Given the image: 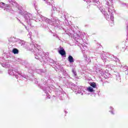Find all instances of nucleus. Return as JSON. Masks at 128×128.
Returning a JSON list of instances; mask_svg holds the SVG:
<instances>
[{"label": "nucleus", "mask_w": 128, "mask_h": 128, "mask_svg": "<svg viewBox=\"0 0 128 128\" xmlns=\"http://www.w3.org/2000/svg\"><path fill=\"white\" fill-rule=\"evenodd\" d=\"M53 10H56V8H54Z\"/></svg>", "instance_id": "nucleus-29"}, {"label": "nucleus", "mask_w": 128, "mask_h": 128, "mask_svg": "<svg viewBox=\"0 0 128 128\" xmlns=\"http://www.w3.org/2000/svg\"><path fill=\"white\" fill-rule=\"evenodd\" d=\"M32 46L33 47H34V46H35L34 45H32Z\"/></svg>", "instance_id": "nucleus-31"}, {"label": "nucleus", "mask_w": 128, "mask_h": 128, "mask_svg": "<svg viewBox=\"0 0 128 128\" xmlns=\"http://www.w3.org/2000/svg\"><path fill=\"white\" fill-rule=\"evenodd\" d=\"M37 72L38 74H42V72H44V70H42V69L38 70Z\"/></svg>", "instance_id": "nucleus-21"}, {"label": "nucleus", "mask_w": 128, "mask_h": 128, "mask_svg": "<svg viewBox=\"0 0 128 128\" xmlns=\"http://www.w3.org/2000/svg\"><path fill=\"white\" fill-rule=\"evenodd\" d=\"M38 50V52H36L34 54H35V58H36V60H40V58H42V54H44V52L39 50L38 49H37Z\"/></svg>", "instance_id": "nucleus-6"}, {"label": "nucleus", "mask_w": 128, "mask_h": 128, "mask_svg": "<svg viewBox=\"0 0 128 128\" xmlns=\"http://www.w3.org/2000/svg\"><path fill=\"white\" fill-rule=\"evenodd\" d=\"M66 112V114H67V113H68V112Z\"/></svg>", "instance_id": "nucleus-34"}, {"label": "nucleus", "mask_w": 128, "mask_h": 128, "mask_svg": "<svg viewBox=\"0 0 128 128\" xmlns=\"http://www.w3.org/2000/svg\"><path fill=\"white\" fill-rule=\"evenodd\" d=\"M44 92H45L46 94H48V88H42Z\"/></svg>", "instance_id": "nucleus-20"}, {"label": "nucleus", "mask_w": 128, "mask_h": 128, "mask_svg": "<svg viewBox=\"0 0 128 128\" xmlns=\"http://www.w3.org/2000/svg\"><path fill=\"white\" fill-rule=\"evenodd\" d=\"M110 108L111 110H114V108H112V106L110 107Z\"/></svg>", "instance_id": "nucleus-26"}, {"label": "nucleus", "mask_w": 128, "mask_h": 128, "mask_svg": "<svg viewBox=\"0 0 128 128\" xmlns=\"http://www.w3.org/2000/svg\"><path fill=\"white\" fill-rule=\"evenodd\" d=\"M86 90H88V92H94V88H92V87H88L87 88Z\"/></svg>", "instance_id": "nucleus-16"}, {"label": "nucleus", "mask_w": 128, "mask_h": 128, "mask_svg": "<svg viewBox=\"0 0 128 128\" xmlns=\"http://www.w3.org/2000/svg\"><path fill=\"white\" fill-rule=\"evenodd\" d=\"M0 8H5L4 10H6V12H10V10H12V8H10V6L4 4V2H0Z\"/></svg>", "instance_id": "nucleus-5"}, {"label": "nucleus", "mask_w": 128, "mask_h": 128, "mask_svg": "<svg viewBox=\"0 0 128 128\" xmlns=\"http://www.w3.org/2000/svg\"><path fill=\"white\" fill-rule=\"evenodd\" d=\"M14 4H16V2H14V1H11L10 2V6H14Z\"/></svg>", "instance_id": "nucleus-19"}, {"label": "nucleus", "mask_w": 128, "mask_h": 128, "mask_svg": "<svg viewBox=\"0 0 128 128\" xmlns=\"http://www.w3.org/2000/svg\"><path fill=\"white\" fill-rule=\"evenodd\" d=\"M20 14H21L23 16L26 22H30V20H32V14L28 13L26 12H20Z\"/></svg>", "instance_id": "nucleus-2"}, {"label": "nucleus", "mask_w": 128, "mask_h": 128, "mask_svg": "<svg viewBox=\"0 0 128 128\" xmlns=\"http://www.w3.org/2000/svg\"><path fill=\"white\" fill-rule=\"evenodd\" d=\"M72 72L74 74V76H76V72L74 70H72Z\"/></svg>", "instance_id": "nucleus-23"}, {"label": "nucleus", "mask_w": 128, "mask_h": 128, "mask_svg": "<svg viewBox=\"0 0 128 128\" xmlns=\"http://www.w3.org/2000/svg\"><path fill=\"white\" fill-rule=\"evenodd\" d=\"M68 60L70 62V64H72V62H74V58L72 57V56H68Z\"/></svg>", "instance_id": "nucleus-12"}, {"label": "nucleus", "mask_w": 128, "mask_h": 128, "mask_svg": "<svg viewBox=\"0 0 128 128\" xmlns=\"http://www.w3.org/2000/svg\"><path fill=\"white\" fill-rule=\"evenodd\" d=\"M46 22H48V24H54V26H58V20L56 18H54L50 20L48 18L46 20Z\"/></svg>", "instance_id": "nucleus-4"}, {"label": "nucleus", "mask_w": 128, "mask_h": 128, "mask_svg": "<svg viewBox=\"0 0 128 128\" xmlns=\"http://www.w3.org/2000/svg\"><path fill=\"white\" fill-rule=\"evenodd\" d=\"M103 14L104 15L105 18L107 20L108 22H112V24H114V14H106V12L104 11V10H101Z\"/></svg>", "instance_id": "nucleus-3"}, {"label": "nucleus", "mask_w": 128, "mask_h": 128, "mask_svg": "<svg viewBox=\"0 0 128 128\" xmlns=\"http://www.w3.org/2000/svg\"><path fill=\"white\" fill-rule=\"evenodd\" d=\"M58 52H59L60 54L62 56H66V51L64 50L63 48H61V50H60L58 51Z\"/></svg>", "instance_id": "nucleus-11"}, {"label": "nucleus", "mask_w": 128, "mask_h": 128, "mask_svg": "<svg viewBox=\"0 0 128 128\" xmlns=\"http://www.w3.org/2000/svg\"><path fill=\"white\" fill-rule=\"evenodd\" d=\"M8 72L10 76H14L16 78H18L23 80L24 78H28V76L26 74L22 73H18V72H16V70H13L12 69L9 70Z\"/></svg>", "instance_id": "nucleus-1"}, {"label": "nucleus", "mask_w": 128, "mask_h": 128, "mask_svg": "<svg viewBox=\"0 0 128 128\" xmlns=\"http://www.w3.org/2000/svg\"><path fill=\"white\" fill-rule=\"evenodd\" d=\"M121 70L123 72H125L126 76H128V67L126 65L124 64H121Z\"/></svg>", "instance_id": "nucleus-9"}, {"label": "nucleus", "mask_w": 128, "mask_h": 128, "mask_svg": "<svg viewBox=\"0 0 128 128\" xmlns=\"http://www.w3.org/2000/svg\"><path fill=\"white\" fill-rule=\"evenodd\" d=\"M18 20H19V22H20V20H18Z\"/></svg>", "instance_id": "nucleus-33"}, {"label": "nucleus", "mask_w": 128, "mask_h": 128, "mask_svg": "<svg viewBox=\"0 0 128 128\" xmlns=\"http://www.w3.org/2000/svg\"><path fill=\"white\" fill-rule=\"evenodd\" d=\"M64 74H66V70H64Z\"/></svg>", "instance_id": "nucleus-27"}, {"label": "nucleus", "mask_w": 128, "mask_h": 128, "mask_svg": "<svg viewBox=\"0 0 128 128\" xmlns=\"http://www.w3.org/2000/svg\"><path fill=\"white\" fill-rule=\"evenodd\" d=\"M44 2H48V0H44Z\"/></svg>", "instance_id": "nucleus-25"}, {"label": "nucleus", "mask_w": 128, "mask_h": 128, "mask_svg": "<svg viewBox=\"0 0 128 128\" xmlns=\"http://www.w3.org/2000/svg\"><path fill=\"white\" fill-rule=\"evenodd\" d=\"M115 76L116 78V82L118 84H120V82H122V79L120 78V73L118 72H115Z\"/></svg>", "instance_id": "nucleus-8"}, {"label": "nucleus", "mask_w": 128, "mask_h": 128, "mask_svg": "<svg viewBox=\"0 0 128 128\" xmlns=\"http://www.w3.org/2000/svg\"><path fill=\"white\" fill-rule=\"evenodd\" d=\"M90 86H92V88H96V84L94 82L90 83Z\"/></svg>", "instance_id": "nucleus-18"}, {"label": "nucleus", "mask_w": 128, "mask_h": 128, "mask_svg": "<svg viewBox=\"0 0 128 128\" xmlns=\"http://www.w3.org/2000/svg\"><path fill=\"white\" fill-rule=\"evenodd\" d=\"M110 112L112 114H114V112L110 111Z\"/></svg>", "instance_id": "nucleus-24"}, {"label": "nucleus", "mask_w": 128, "mask_h": 128, "mask_svg": "<svg viewBox=\"0 0 128 128\" xmlns=\"http://www.w3.org/2000/svg\"><path fill=\"white\" fill-rule=\"evenodd\" d=\"M12 52L14 54H18V50L16 48H14L12 50Z\"/></svg>", "instance_id": "nucleus-17"}, {"label": "nucleus", "mask_w": 128, "mask_h": 128, "mask_svg": "<svg viewBox=\"0 0 128 128\" xmlns=\"http://www.w3.org/2000/svg\"><path fill=\"white\" fill-rule=\"evenodd\" d=\"M114 8H112V6H110L108 8V12H110V14H110H112V12H114Z\"/></svg>", "instance_id": "nucleus-13"}, {"label": "nucleus", "mask_w": 128, "mask_h": 128, "mask_svg": "<svg viewBox=\"0 0 128 128\" xmlns=\"http://www.w3.org/2000/svg\"><path fill=\"white\" fill-rule=\"evenodd\" d=\"M36 84H38V82H36Z\"/></svg>", "instance_id": "nucleus-35"}, {"label": "nucleus", "mask_w": 128, "mask_h": 128, "mask_svg": "<svg viewBox=\"0 0 128 128\" xmlns=\"http://www.w3.org/2000/svg\"><path fill=\"white\" fill-rule=\"evenodd\" d=\"M19 44H21L22 46H24V48H28L30 46L29 44H28L24 41H20Z\"/></svg>", "instance_id": "nucleus-10"}, {"label": "nucleus", "mask_w": 128, "mask_h": 128, "mask_svg": "<svg viewBox=\"0 0 128 128\" xmlns=\"http://www.w3.org/2000/svg\"><path fill=\"white\" fill-rule=\"evenodd\" d=\"M108 58L110 60H114V62H118L120 64V60L118 58H117L114 56V55H110L108 56Z\"/></svg>", "instance_id": "nucleus-7"}, {"label": "nucleus", "mask_w": 128, "mask_h": 128, "mask_svg": "<svg viewBox=\"0 0 128 128\" xmlns=\"http://www.w3.org/2000/svg\"><path fill=\"white\" fill-rule=\"evenodd\" d=\"M25 26L26 28V26Z\"/></svg>", "instance_id": "nucleus-32"}, {"label": "nucleus", "mask_w": 128, "mask_h": 128, "mask_svg": "<svg viewBox=\"0 0 128 128\" xmlns=\"http://www.w3.org/2000/svg\"><path fill=\"white\" fill-rule=\"evenodd\" d=\"M83 94H83V93H82V94H81V95H82V96Z\"/></svg>", "instance_id": "nucleus-30"}, {"label": "nucleus", "mask_w": 128, "mask_h": 128, "mask_svg": "<svg viewBox=\"0 0 128 128\" xmlns=\"http://www.w3.org/2000/svg\"><path fill=\"white\" fill-rule=\"evenodd\" d=\"M2 66H3V68H6L8 66V64L6 65V64H2Z\"/></svg>", "instance_id": "nucleus-22"}, {"label": "nucleus", "mask_w": 128, "mask_h": 128, "mask_svg": "<svg viewBox=\"0 0 128 128\" xmlns=\"http://www.w3.org/2000/svg\"><path fill=\"white\" fill-rule=\"evenodd\" d=\"M74 90H78V94H80L82 89H80V88H78V86H74Z\"/></svg>", "instance_id": "nucleus-15"}, {"label": "nucleus", "mask_w": 128, "mask_h": 128, "mask_svg": "<svg viewBox=\"0 0 128 128\" xmlns=\"http://www.w3.org/2000/svg\"><path fill=\"white\" fill-rule=\"evenodd\" d=\"M48 4H50V2H48Z\"/></svg>", "instance_id": "nucleus-28"}, {"label": "nucleus", "mask_w": 128, "mask_h": 128, "mask_svg": "<svg viewBox=\"0 0 128 128\" xmlns=\"http://www.w3.org/2000/svg\"><path fill=\"white\" fill-rule=\"evenodd\" d=\"M102 59L104 60V62H106V56L104 54H102L101 56Z\"/></svg>", "instance_id": "nucleus-14"}]
</instances>
